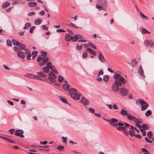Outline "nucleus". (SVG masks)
Masks as SVG:
<instances>
[{"label": "nucleus", "mask_w": 154, "mask_h": 154, "mask_svg": "<svg viewBox=\"0 0 154 154\" xmlns=\"http://www.w3.org/2000/svg\"><path fill=\"white\" fill-rule=\"evenodd\" d=\"M144 44L147 47L152 48L154 46V43L151 40H146L144 41Z\"/></svg>", "instance_id": "39448f33"}, {"label": "nucleus", "mask_w": 154, "mask_h": 154, "mask_svg": "<svg viewBox=\"0 0 154 154\" xmlns=\"http://www.w3.org/2000/svg\"><path fill=\"white\" fill-rule=\"evenodd\" d=\"M58 81L60 82H63V78L61 75H59L58 77Z\"/></svg>", "instance_id": "a18cd8bd"}, {"label": "nucleus", "mask_w": 154, "mask_h": 154, "mask_svg": "<svg viewBox=\"0 0 154 154\" xmlns=\"http://www.w3.org/2000/svg\"><path fill=\"white\" fill-rule=\"evenodd\" d=\"M31 26L30 23H26L25 24V26L23 28L24 29H29Z\"/></svg>", "instance_id": "c85d7f7f"}, {"label": "nucleus", "mask_w": 154, "mask_h": 154, "mask_svg": "<svg viewBox=\"0 0 154 154\" xmlns=\"http://www.w3.org/2000/svg\"><path fill=\"white\" fill-rule=\"evenodd\" d=\"M64 148V146H58L57 147V149L59 150L60 151H61L62 149H63Z\"/></svg>", "instance_id": "052dcab7"}, {"label": "nucleus", "mask_w": 154, "mask_h": 154, "mask_svg": "<svg viewBox=\"0 0 154 154\" xmlns=\"http://www.w3.org/2000/svg\"><path fill=\"white\" fill-rule=\"evenodd\" d=\"M98 77L96 79V80L98 82H100L103 80L102 78L100 77Z\"/></svg>", "instance_id": "69168bd1"}, {"label": "nucleus", "mask_w": 154, "mask_h": 154, "mask_svg": "<svg viewBox=\"0 0 154 154\" xmlns=\"http://www.w3.org/2000/svg\"><path fill=\"white\" fill-rule=\"evenodd\" d=\"M97 3L100 4L102 5H106L107 4V0H97Z\"/></svg>", "instance_id": "a211bd4d"}, {"label": "nucleus", "mask_w": 154, "mask_h": 154, "mask_svg": "<svg viewBox=\"0 0 154 154\" xmlns=\"http://www.w3.org/2000/svg\"><path fill=\"white\" fill-rule=\"evenodd\" d=\"M88 45L89 46L94 49H96L97 48L91 42H88Z\"/></svg>", "instance_id": "c03bdc74"}, {"label": "nucleus", "mask_w": 154, "mask_h": 154, "mask_svg": "<svg viewBox=\"0 0 154 154\" xmlns=\"http://www.w3.org/2000/svg\"><path fill=\"white\" fill-rule=\"evenodd\" d=\"M13 44L14 45L18 46L19 45V43L14 39H12V40Z\"/></svg>", "instance_id": "e433bc0d"}, {"label": "nucleus", "mask_w": 154, "mask_h": 154, "mask_svg": "<svg viewBox=\"0 0 154 154\" xmlns=\"http://www.w3.org/2000/svg\"><path fill=\"white\" fill-rule=\"evenodd\" d=\"M42 20L40 18H37L35 20L34 23L36 25H39L41 24L42 22Z\"/></svg>", "instance_id": "412c9836"}, {"label": "nucleus", "mask_w": 154, "mask_h": 154, "mask_svg": "<svg viewBox=\"0 0 154 154\" xmlns=\"http://www.w3.org/2000/svg\"><path fill=\"white\" fill-rule=\"evenodd\" d=\"M19 47L22 50H24L25 51V49H26L25 48V45L24 44L22 43L19 44V45H18Z\"/></svg>", "instance_id": "f704fd0d"}, {"label": "nucleus", "mask_w": 154, "mask_h": 154, "mask_svg": "<svg viewBox=\"0 0 154 154\" xmlns=\"http://www.w3.org/2000/svg\"><path fill=\"white\" fill-rule=\"evenodd\" d=\"M127 117L129 120L134 121V122L135 123L137 127L138 128H140L141 125L138 124V123H140V122L135 117L133 116L128 114Z\"/></svg>", "instance_id": "20e7f679"}, {"label": "nucleus", "mask_w": 154, "mask_h": 154, "mask_svg": "<svg viewBox=\"0 0 154 154\" xmlns=\"http://www.w3.org/2000/svg\"><path fill=\"white\" fill-rule=\"evenodd\" d=\"M109 79V76L107 75H104L103 77V80L105 82H107Z\"/></svg>", "instance_id": "c756f323"}, {"label": "nucleus", "mask_w": 154, "mask_h": 154, "mask_svg": "<svg viewBox=\"0 0 154 154\" xmlns=\"http://www.w3.org/2000/svg\"><path fill=\"white\" fill-rule=\"evenodd\" d=\"M140 128V131L141 132L142 134V135L143 136H145L146 135V132L143 129H142L141 128V126H140V128Z\"/></svg>", "instance_id": "09e8293b"}, {"label": "nucleus", "mask_w": 154, "mask_h": 154, "mask_svg": "<svg viewBox=\"0 0 154 154\" xmlns=\"http://www.w3.org/2000/svg\"><path fill=\"white\" fill-rule=\"evenodd\" d=\"M9 5L10 3L8 2H6L2 4V6L3 8H7Z\"/></svg>", "instance_id": "72a5a7b5"}, {"label": "nucleus", "mask_w": 154, "mask_h": 154, "mask_svg": "<svg viewBox=\"0 0 154 154\" xmlns=\"http://www.w3.org/2000/svg\"><path fill=\"white\" fill-rule=\"evenodd\" d=\"M99 60L102 62H104L105 61V58L102 54V52H99L98 54Z\"/></svg>", "instance_id": "f8f14e48"}, {"label": "nucleus", "mask_w": 154, "mask_h": 154, "mask_svg": "<svg viewBox=\"0 0 154 154\" xmlns=\"http://www.w3.org/2000/svg\"><path fill=\"white\" fill-rule=\"evenodd\" d=\"M147 135L149 139H152L153 136L152 132L150 131L148 132L147 133Z\"/></svg>", "instance_id": "58836bf2"}, {"label": "nucleus", "mask_w": 154, "mask_h": 154, "mask_svg": "<svg viewBox=\"0 0 154 154\" xmlns=\"http://www.w3.org/2000/svg\"><path fill=\"white\" fill-rule=\"evenodd\" d=\"M60 100L64 103H68V101L65 98L61 96L60 97Z\"/></svg>", "instance_id": "79ce46f5"}, {"label": "nucleus", "mask_w": 154, "mask_h": 154, "mask_svg": "<svg viewBox=\"0 0 154 154\" xmlns=\"http://www.w3.org/2000/svg\"><path fill=\"white\" fill-rule=\"evenodd\" d=\"M73 37L72 39V42H75L77 41L79 39L78 35H75L74 36H73Z\"/></svg>", "instance_id": "473e14b6"}, {"label": "nucleus", "mask_w": 154, "mask_h": 154, "mask_svg": "<svg viewBox=\"0 0 154 154\" xmlns=\"http://www.w3.org/2000/svg\"><path fill=\"white\" fill-rule=\"evenodd\" d=\"M38 147H41V148H48L49 147V146L48 145H45V146H38Z\"/></svg>", "instance_id": "774afa93"}, {"label": "nucleus", "mask_w": 154, "mask_h": 154, "mask_svg": "<svg viewBox=\"0 0 154 154\" xmlns=\"http://www.w3.org/2000/svg\"><path fill=\"white\" fill-rule=\"evenodd\" d=\"M97 77H99L100 75H103V70H101L98 73H97Z\"/></svg>", "instance_id": "5fc2aeb1"}, {"label": "nucleus", "mask_w": 154, "mask_h": 154, "mask_svg": "<svg viewBox=\"0 0 154 154\" xmlns=\"http://www.w3.org/2000/svg\"><path fill=\"white\" fill-rule=\"evenodd\" d=\"M142 128L143 129L147 130L149 129V127L147 124H143L141 126V128Z\"/></svg>", "instance_id": "393cba45"}, {"label": "nucleus", "mask_w": 154, "mask_h": 154, "mask_svg": "<svg viewBox=\"0 0 154 154\" xmlns=\"http://www.w3.org/2000/svg\"><path fill=\"white\" fill-rule=\"evenodd\" d=\"M120 113L122 116H127L128 114L127 113L126 111L124 109H122L120 111Z\"/></svg>", "instance_id": "4be33fe9"}, {"label": "nucleus", "mask_w": 154, "mask_h": 154, "mask_svg": "<svg viewBox=\"0 0 154 154\" xmlns=\"http://www.w3.org/2000/svg\"><path fill=\"white\" fill-rule=\"evenodd\" d=\"M112 107L115 109H118V106L115 104H113Z\"/></svg>", "instance_id": "0e129e2a"}, {"label": "nucleus", "mask_w": 154, "mask_h": 154, "mask_svg": "<svg viewBox=\"0 0 154 154\" xmlns=\"http://www.w3.org/2000/svg\"><path fill=\"white\" fill-rule=\"evenodd\" d=\"M37 52L36 51H34L32 53V59H34L35 57L37 55Z\"/></svg>", "instance_id": "37998d69"}, {"label": "nucleus", "mask_w": 154, "mask_h": 154, "mask_svg": "<svg viewBox=\"0 0 154 154\" xmlns=\"http://www.w3.org/2000/svg\"><path fill=\"white\" fill-rule=\"evenodd\" d=\"M90 112L92 113H94L95 112L94 109L92 108H88Z\"/></svg>", "instance_id": "e2e57ef3"}, {"label": "nucleus", "mask_w": 154, "mask_h": 154, "mask_svg": "<svg viewBox=\"0 0 154 154\" xmlns=\"http://www.w3.org/2000/svg\"><path fill=\"white\" fill-rule=\"evenodd\" d=\"M96 8L98 9H100V10L104 9V8L101 5H97L96 6Z\"/></svg>", "instance_id": "49530a36"}, {"label": "nucleus", "mask_w": 154, "mask_h": 154, "mask_svg": "<svg viewBox=\"0 0 154 154\" xmlns=\"http://www.w3.org/2000/svg\"><path fill=\"white\" fill-rule=\"evenodd\" d=\"M37 74L39 75L42 77H45V75L42 72H38Z\"/></svg>", "instance_id": "8fccbe9b"}, {"label": "nucleus", "mask_w": 154, "mask_h": 154, "mask_svg": "<svg viewBox=\"0 0 154 154\" xmlns=\"http://www.w3.org/2000/svg\"><path fill=\"white\" fill-rule=\"evenodd\" d=\"M77 91L74 88H71L69 89V93L70 95V96L72 97V96H73L76 92Z\"/></svg>", "instance_id": "f3484780"}, {"label": "nucleus", "mask_w": 154, "mask_h": 154, "mask_svg": "<svg viewBox=\"0 0 154 154\" xmlns=\"http://www.w3.org/2000/svg\"><path fill=\"white\" fill-rule=\"evenodd\" d=\"M141 31L142 34H150L151 33L150 32L148 31L146 29L144 28H142L141 29Z\"/></svg>", "instance_id": "b1692460"}, {"label": "nucleus", "mask_w": 154, "mask_h": 154, "mask_svg": "<svg viewBox=\"0 0 154 154\" xmlns=\"http://www.w3.org/2000/svg\"><path fill=\"white\" fill-rule=\"evenodd\" d=\"M116 128L118 130L124 131L126 130V128L125 127H117Z\"/></svg>", "instance_id": "a19ab883"}, {"label": "nucleus", "mask_w": 154, "mask_h": 154, "mask_svg": "<svg viewBox=\"0 0 154 154\" xmlns=\"http://www.w3.org/2000/svg\"><path fill=\"white\" fill-rule=\"evenodd\" d=\"M50 69L47 66H45L42 69L43 71L45 73H48Z\"/></svg>", "instance_id": "7c9ffc66"}, {"label": "nucleus", "mask_w": 154, "mask_h": 154, "mask_svg": "<svg viewBox=\"0 0 154 154\" xmlns=\"http://www.w3.org/2000/svg\"><path fill=\"white\" fill-rule=\"evenodd\" d=\"M49 75L48 79L49 81L51 82H54L56 78V76L55 75L53 72H51L49 73Z\"/></svg>", "instance_id": "423d86ee"}, {"label": "nucleus", "mask_w": 154, "mask_h": 154, "mask_svg": "<svg viewBox=\"0 0 154 154\" xmlns=\"http://www.w3.org/2000/svg\"><path fill=\"white\" fill-rule=\"evenodd\" d=\"M42 28L44 30H48V28L45 25H42Z\"/></svg>", "instance_id": "13d9d810"}, {"label": "nucleus", "mask_w": 154, "mask_h": 154, "mask_svg": "<svg viewBox=\"0 0 154 154\" xmlns=\"http://www.w3.org/2000/svg\"><path fill=\"white\" fill-rule=\"evenodd\" d=\"M134 129H130L128 133L131 136H135V134H134Z\"/></svg>", "instance_id": "ea45409f"}, {"label": "nucleus", "mask_w": 154, "mask_h": 154, "mask_svg": "<svg viewBox=\"0 0 154 154\" xmlns=\"http://www.w3.org/2000/svg\"><path fill=\"white\" fill-rule=\"evenodd\" d=\"M41 55L39 56H42L43 57H47V52L44 51H41Z\"/></svg>", "instance_id": "4c0bfd02"}, {"label": "nucleus", "mask_w": 154, "mask_h": 154, "mask_svg": "<svg viewBox=\"0 0 154 154\" xmlns=\"http://www.w3.org/2000/svg\"><path fill=\"white\" fill-rule=\"evenodd\" d=\"M46 63L47 64L46 66H47L50 69L53 66L52 65L51 63L50 62H47Z\"/></svg>", "instance_id": "de8ad7c7"}, {"label": "nucleus", "mask_w": 154, "mask_h": 154, "mask_svg": "<svg viewBox=\"0 0 154 154\" xmlns=\"http://www.w3.org/2000/svg\"><path fill=\"white\" fill-rule=\"evenodd\" d=\"M7 102L8 103L11 105H14V103H13L11 101H10V100H8L7 101Z\"/></svg>", "instance_id": "338daca9"}, {"label": "nucleus", "mask_w": 154, "mask_h": 154, "mask_svg": "<svg viewBox=\"0 0 154 154\" xmlns=\"http://www.w3.org/2000/svg\"><path fill=\"white\" fill-rule=\"evenodd\" d=\"M51 71L55 73L56 74H58V71H57V70L56 69V68H55V66H54V65H53L52 67H51V68H50V69Z\"/></svg>", "instance_id": "bb28decb"}, {"label": "nucleus", "mask_w": 154, "mask_h": 154, "mask_svg": "<svg viewBox=\"0 0 154 154\" xmlns=\"http://www.w3.org/2000/svg\"><path fill=\"white\" fill-rule=\"evenodd\" d=\"M82 45H81L79 46L78 44L77 45V48H76V50H81L82 48Z\"/></svg>", "instance_id": "bf43d9fd"}, {"label": "nucleus", "mask_w": 154, "mask_h": 154, "mask_svg": "<svg viewBox=\"0 0 154 154\" xmlns=\"http://www.w3.org/2000/svg\"><path fill=\"white\" fill-rule=\"evenodd\" d=\"M73 36H71L69 34L66 33L65 36V39L67 42H69L71 40L72 41Z\"/></svg>", "instance_id": "2eb2a0df"}, {"label": "nucleus", "mask_w": 154, "mask_h": 154, "mask_svg": "<svg viewBox=\"0 0 154 154\" xmlns=\"http://www.w3.org/2000/svg\"><path fill=\"white\" fill-rule=\"evenodd\" d=\"M152 112L151 110H148L146 112L145 115L146 117H148L152 115Z\"/></svg>", "instance_id": "c9c22d12"}, {"label": "nucleus", "mask_w": 154, "mask_h": 154, "mask_svg": "<svg viewBox=\"0 0 154 154\" xmlns=\"http://www.w3.org/2000/svg\"><path fill=\"white\" fill-rule=\"evenodd\" d=\"M137 62L135 59L131 61V63L133 67H134L137 64Z\"/></svg>", "instance_id": "2f4dec72"}, {"label": "nucleus", "mask_w": 154, "mask_h": 154, "mask_svg": "<svg viewBox=\"0 0 154 154\" xmlns=\"http://www.w3.org/2000/svg\"><path fill=\"white\" fill-rule=\"evenodd\" d=\"M49 60L48 57H43L42 56H38L36 60L38 65L41 66H44Z\"/></svg>", "instance_id": "f03ea898"}, {"label": "nucleus", "mask_w": 154, "mask_h": 154, "mask_svg": "<svg viewBox=\"0 0 154 154\" xmlns=\"http://www.w3.org/2000/svg\"><path fill=\"white\" fill-rule=\"evenodd\" d=\"M118 122V120L115 118L111 119V121L110 122V124L114 127H117L118 125L117 122Z\"/></svg>", "instance_id": "1a4fd4ad"}, {"label": "nucleus", "mask_w": 154, "mask_h": 154, "mask_svg": "<svg viewBox=\"0 0 154 154\" xmlns=\"http://www.w3.org/2000/svg\"><path fill=\"white\" fill-rule=\"evenodd\" d=\"M70 86L69 85L64 84L62 85L63 88L65 91H67L69 88Z\"/></svg>", "instance_id": "a878e982"}, {"label": "nucleus", "mask_w": 154, "mask_h": 154, "mask_svg": "<svg viewBox=\"0 0 154 154\" xmlns=\"http://www.w3.org/2000/svg\"><path fill=\"white\" fill-rule=\"evenodd\" d=\"M0 138L2 139H3L4 140H5L6 141H8L9 142L13 143H16L13 140H11V139H10V138H7V137H3L2 136H0Z\"/></svg>", "instance_id": "aec40b11"}, {"label": "nucleus", "mask_w": 154, "mask_h": 154, "mask_svg": "<svg viewBox=\"0 0 154 154\" xmlns=\"http://www.w3.org/2000/svg\"><path fill=\"white\" fill-rule=\"evenodd\" d=\"M28 5L30 7H33L36 6L37 4L34 2H29L28 3Z\"/></svg>", "instance_id": "cd10ccee"}, {"label": "nucleus", "mask_w": 154, "mask_h": 154, "mask_svg": "<svg viewBox=\"0 0 154 154\" xmlns=\"http://www.w3.org/2000/svg\"><path fill=\"white\" fill-rule=\"evenodd\" d=\"M69 26L70 27H74L75 28H76L77 26H76L74 24L72 23H70L69 24Z\"/></svg>", "instance_id": "6e6d98bb"}, {"label": "nucleus", "mask_w": 154, "mask_h": 154, "mask_svg": "<svg viewBox=\"0 0 154 154\" xmlns=\"http://www.w3.org/2000/svg\"><path fill=\"white\" fill-rule=\"evenodd\" d=\"M140 14L141 17L142 18H146V19H148V17L145 16L141 12H140Z\"/></svg>", "instance_id": "680f3d73"}, {"label": "nucleus", "mask_w": 154, "mask_h": 154, "mask_svg": "<svg viewBox=\"0 0 154 154\" xmlns=\"http://www.w3.org/2000/svg\"><path fill=\"white\" fill-rule=\"evenodd\" d=\"M119 91L121 95L123 97L126 96L128 93V90L125 88H120Z\"/></svg>", "instance_id": "6e6552de"}, {"label": "nucleus", "mask_w": 154, "mask_h": 154, "mask_svg": "<svg viewBox=\"0 0 154 154\" xmlns=\"http://www.w3.org/2000/svg\"><path fill=\"white\" fill-rule=\"evenodd\" d=\"M138 72L140 74V76L142 77L143 78H144L145 76L144 75V72L142 66L140 65L139 69L138 71Z\"/></svg>", "instance_id": "6ab92c4d"}, {"label": "nucleus", "mask_w": 154, "mask_h": 154, "mask_svg": "<svg viewBox=\"0 0 154 154\" xmlns=\"http://www.w3.org/2000/svg\"><path fill=\"white\" fill-rule=\"evenodd\" d=\"M24 76L29 78L39 79V77L31 73L26 74L24 75Z\"/></svg>", "instance_id": "9b49d317"}, {"label": "nucleus", "mask_w": 154, "mask_h": 154, "mask_svg": "<svg viewBox=\"0 0 154 154\" xmlns=\"http://www.w3.org/2000/svg\"><path fill=\"white\" fill-rule=\"evenodd\" d=\"M24 133L23 131L22 130L18 129L16 130L15 131V135L20 137V138L24 137V136L23 135Z\"/></svg>", "instance_id": "0eeeda50"}, {"label": "nucleus", "mask_w": 154, "mask_h": 154, "mask_svg": "<svg viewBox=\"0 0 154 154\" xmlns=\"http://www.w3.org/2000/svg\"><path fill=\"white\" fill-rule=\"evenodd\" d=\"M17 55L19 57L22 59H24L26 56L24 53L21 51L17 53Z\"/></svg>", "instance_id": "dca6fc26"}, {"label": "nucleus", "mask_w": 154, "mask_h": 154, "mask_svg": "<svg viewBox=\"0 0 154 154\" xmlns=\"http://www.w3.org/2000/svg\"><path fill=\"white\" fill-rule=\"evenodd\" d=\"M81 102L83 104L86 105H88L89 103V102L88 100L84 97H81Z\"/></svg>", "instance_id": "ddd939ff"}, {"label": "nucleus", "mask_w": 154, "mask_h": 154, "mask_svg": "<svg viewBox=\"0 0 154 154\" xmlns=\"http://www.w3.org/2000/svg\"><path fill=\"white\" fill-rule=\"evenodd\" d=\"M82 95L79 92H76L73 96H72L71 97L74 100H79Z\"/></svg>", "instance_id": "9d476101"}, {"label": "nucleus", "mask_w": 154, "mask_h": 154, "mask_svg": "<svg viewBox=\"0 0 154 154\" xmlns=\"http://www.w3.org/2000/svg\"><path fill=\"white\" fill-rule=\"evenodd\" d=\"M87 50L91 54H92L94 56H96L97 55L96 52L92 49L90 48H88L87 49Z\"/></svg>", "instance_id": "5701e85b"}, {"label": "nucleus", "mask_w": 154, "mask_h": 154, "mask_svg": "<svg viewBox=\"0 0 154 154\" xmlns=\"http://www.w3.org/2000/svg\"><path fill=\"white\" fill-rule=\"evenodd\" d=\"M7 45L9 46H11L12 45L11 42L10 40H7Z\"/></svg>", "instance_id": "4d7b16f0"}, {"label": "nucleus", "mask_w": 154, "mask_h": 154, "mask_svg": "<svg viewBox=\"0 0 154 154\" xmlns=\"http://www.w3.org/2000/svg\"><path fill=\"white\" fill-rule=\"evenodd\" d=\"M137 102H138L140 104L142 105L141 107V110L142 111L146 110L149 106L148 103L142 99H140L138 100L137 101Z\"/></svg>", "instance_id": "7ed1b4c3"}, {"label": "nucleus", "mask_w": 154, "mask_h": 154, "mask_svg": "<svg viewBox=\"0 0 154 154\" xmlns=\"http://www.w3.org/2000/svg\"><path fill=\"white\" fill-rule=\"evenodd\" d=\"M113 78L115 79V82L112 85V88L113 91L117 92L119 89V87L121 86L122 84H125L127 81L124 78L122 77L119 74L116 73L113 75Z\"/></svg>", "instance_id": "f257e3e1"}, {"label": "nucleus", "mask_w": 154, "mask_h": 154, "mask_svg": "<svg viewBox=\"0 0 154 154\" xmlns=\"http://www.w3.org/2000/svg\"><path fill=\"white\" fill-rule=\"evenodd\" d=\"M14 50L16 52L18 53L20 51V49L17 47H15L14 48Z\"/></svg>", "instance_id": "603ef678"}, {"label": "nucleus", "mask_w": 154, "mask_h": 154, "mask_svg": "<svg viewBox=\"0 0 154 154\" xmlns=\"http://www.w3.org/2000/svg\"><path fill=\"white\" fill-rule=\"evenodd\" d=\"M67 138V137H61V139L63 140V143H67L66 138Z\"/></svg>", "instance_id": "864d4df0"}, {"label": "nucleus", "mask_w": 154, "mask_h": 154, "mask_svg": "<svg viewBox=\"0 0 154 154\" xmlns=\"http://www.w3.org/2000/svg\"><path fill=\"white\" fill-rule=\"evenodd\" d=\"M25 54L26 55V58L27 60H30L32 59V56L30 54V53L27 49H25Z\"/></svg>", "instance_id": "4468645a"}, {"label": "nucleus", "mask_w": 154, "mask_h": 154, "mask_svg": "<svg viewBox=\"0 0 154 154\" xmlns=\"http://www.w3.org/2000/svg\"><path fill=\"white\" fill-rule=\"evenodd\" d=\"M88 56L87 52V51H85L82 54V57L83 58H86Z\"/></svg>", "instance_id": "3c124183"}]
</instances>
